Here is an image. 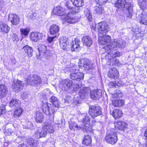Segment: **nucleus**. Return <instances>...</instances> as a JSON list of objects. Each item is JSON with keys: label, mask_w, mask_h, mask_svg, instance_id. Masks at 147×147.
I'll return each mask as SVG.
<instances>
[{"label": "nucleus", "mask_w": 147, "mask_h": 147, "mask_svg": "<svg viewBox=\"0 0 147 147\" xmlns=\"http://www.w3.org/2000/svg\"><path fill=\"white\" fill-rule=\"evenodd\" d=\"M126 9L127 11H131L132 10V7L131 6V4L127 3L124 4L123 8Z\"/></svg>", "instance_id": "53"}, {"label": "nucleus", "mask_w": 147, "mask_h": 147, "mask_svg": "<svg viewBox=\"0 0 147 147\" xmlns=\"http://www.w3.org/2000/svg\"><path fill=\"white\" fill-rule=\"evenodd\" d=\"M125 2V0H117V2L115 3L114 6L118 9H122Z\"/></svg>", "instance_id": "42"}, {"label": "nucleus", "mask_w": 147, "mask_h": 147, "mask_svg": "<svg viewBox=\"0 0 147 147\" xmlns=\"http://www.w3.org/2000/svg\"><path fill=\"white\" fill-rule=\"evenodd\" d=\"M69 12L67 15L65 17V20L66 22L69 24H74L78 21V18L74 16L76 13L80 11V9L78 8H75L69 6L68 5H66Z\"/></svg>", "instance_id": "1"}, {"label": "nucleus", "mask_w": 147, "mask_h": 147, "mask_svg": "<svg viewBox=\"0 0 147 147\" xmlns=\"http://www.w3.org/2000/svg\"><path fill=\"white\" fill-rule=\"evenodd\" d=\"M8 20L11 22L12 25H17L20 22V19L16 14L11 13L9 15Z\"/></svg>", "instance_id": "12"}, {"label": "nucleus", "mask_w": 147, "mask_h": 147, "mask_svg": "<svg viewBox=\"0 0 147 147\" xmlns=\"http://www.w3.org/2000/svg\"><path fill=\"white\" fill-rule=\"evenodd\" d=\"M42 82L41 78L39 76L33 75L32 77L28 76L27 78V84L32 86L40 85Z\"/></svg>", "instance_id": "4"}, {"label": "nucleus", "mask_w": 147, "mask_h": 147, "mask_svg": "<svg viewBox=\"0 0 147 147\" xmlns=\"http://www.w3.org/2000/svg\"><path fill=\"white\" fill-rule=\"evenodd\" d=\"M120 42L116 40H114L112 41L109 45H108L105 47H103L102 49L105 51L106 52L109 51H110L112 50V49L114 48L118 49L120 48Z\"/></svg>", "instance_id": "7"}, {"label": "nucleus", "mask_w": 147, "mask_h": 147, "mask_svg": "<svg viewBox=\"0 0 147 147\" xmlns=\"http://www.w3.org/2000/svg\"><path fill=\"white\" fill-rule=\"evenodd\" d=\"M27 143L31 147H36L37 145L36 141L33 139H29L27 141Z\"/></svg>", "instance_id": "49"}, {"label": "nucleus", "mask_w": 147, "mask_h": 147, "mask_svg": "<svg viewBox=\"0 0 147 147\" xmlns=\"http://www.w3.org/2000/svg\"><path fill=\"white\" fill-rule=\"evenodd\" d=\"M117 134L114 132V129H113L108 130L106 136L104 139V140L106 141L107 143L112 145L115 144L117 142Z\"/></svg>", "instance_id": "2"}, {"label": "nucleus", "mask_w": 147, "mask_h": 147, "mask_svg": "<svg viewBox=\"0 0 147 147\" xmlns=\"http://www.w3.org/2000/svg\"><path fill=\"white\" fill-rule=\"evenodd\" d=\"M56 36H48L47 40L48 42L50 43H51L53 42L54 38H55Z\"/></svg>", "instance_id": "61"}, {"label": "nucleus", "mask_w": 147, "mask_h": 147, "mask_svg": "<svg viewBox=\"0 0 147 147\" xmlns=\"http://www.w3.org/2000/svg\"><path fill=\"white\" fill-rule=\"evenodd\" d=\"M47 94H46L45 92H42L39 94L38 96L41 100L43 102L47 99Z\"/></svg>", "instance_id": "50"}, {"label": "nucleus", "mask_w": 147, "mask_h": 147, "mask_svg": "<svg viewBox=\"0 0 147 147\" xmlns=\"http://www.w3.org/2000/svg\"><path fill=\"white\" fill-rule=\"evenodd\" d=\"M11 39L13 41L16 43L19 41V39L17 35L15 34H13L11 35Z\"/></svg>", "instance_id": "55"}, {"label": "nucleus", "mask_w": 147, "mask_h": 147, "mask_svg": "<svg viewBox=\"0 0 147 147\" xmlns=\"http://www.w3.org/2000/svg\"><path fill=\"white\" fill-rule=\"evenodd\" d=\"M20 34L22 37L27 36L30 32V28H20Z\"/></svg>", "instance_id": "34"}, {"label": "nucleus", "mask_w": 147, "mask_h": 147, "mask_svg": "<svg viewBox=\"0 0 147 147\" xmlns=\"http://www.w3.org/2000/svg\"><path fill=\"white\" fill-rule=\"evenodd\" d=\"M109 30V26L106 22H102V45H105V43L109 42L111 40V37L106 34L104 35Z\"/></svg>", "instance_id": "3"}, {"label": "nucleus", "mask_w": 147, "mask_h": 147, "mask_svg": "<svg viewBox=\"0 0 147 147\" xmlns=\"http://www.w3.org/2000/svg\"><path fill=\"white\" fill-rule=\"evenodd\" d=\"M84 75L83 73L78 72L77 73V78L76 81H80L84 78Z\"/></svg>", "instance_id": "54"}, {"label": "nucleus", "mask_w": 147, "mask_h": 147, "mask_svg": "<svg viewBox=\"0 0 147 147\" xmlns=\"http://www.w3.org/2000/svg\"><path fill=\"white\" fill-rule=\"evenodd\" d=\"M41 109L43 112L46 115H52L54 114L56 109L53 106H52L50 104L45 102L42 104Z\"/></svg>", "instance_id": "5"}, {"label": "nucleus", "mask_w": 147, "mask_h": 147, "mask_svg": "<svg viewBox=\"0 0 147 147\" xmlns=\"http://www.w3.org/2000/svg\"><path fill=\"white\" fill-rule=\"evenodd\" d=\"M21 104V101L16 99H13L11 100L9 103V106L12 108H15L20 107Z\"/></svg>", "instance_id": "23"}, {"label": "nucleus", "mask_w": 147, "mask_h": 147, "mask_svg": "<svg viewBox=\"0 0 147 147\" xmlns=\"http://www.w3.org/2000/svg\"><path fill=\"white\" fill-rule=\"evenodd\" d=\"M111 51L106 52V54H105V57L107 61H110L115 57H119L120 55V52L118 51H115L112 52Z\"/></svg>", "instance_id": "11"}, {"label": "nucleus", "mask_w": 147, "mask_h": 147, "mask_svg": "<svg viewBox=\"0 0 147 147\" xmlns=\"http://www.w3.org/2000/svg\"><path fill=\"white\" fill-rule=\"evenodd\" d=\"M50 100L51 102L53 104L52 106H53L54 107L59 108L60 106V102L58 98L55 96H52L50 98Z\"/></svg>", "instance_id": "25"}, {"label": "nucleus", "mask_w": 147, "mask_h": 147, "mask_svg": "<svg viewBox=\"0 0 147 147\" xmlns=\"http://www.w3.org/2000/svg\"><path fill=\"white\" fill-rule=\"evenodd\" d=\"M60 29V27L58 25L53 24L50 27V33L51 35H55L58 33Z\"/></svg>", "instance_id": "20"}, {"label": "nucleus", "mask_w": 147, "mask_h": 147, "mask_svg": "<svg viewBox=\"0 0 147 147\" xmlns=\"http://www.w3.org/2000/svg\"><path fill=\"white\" fill-rule=\"evenodd\" d=\"M27 17L30 19H34L35 17L36 13L35 12H34L30 10H29L27 12Z\"/></svg>", "instance_id": "48"}, {"label": "nucleus", "mask_w": 147, "mask_h": 147, "mask_svg": "<svg viewBox=\"0 0 147 147\" xmlns=\"http://www.w3.org/2000/svg\"><path fill=\"white\" fill-rule=\"evenodd\" d=\"M39 52V56L40 58H42L45 56L47 51V48L44 44H39L38 46Z\"/></svg>", "instance_id": "16"}, {"label": "nucleus", "mask_w": 147, "mask_h": 147, "mask_svg": "<svg viewBox=\"0 0 147 147\" xmlns=\"http://www.w3.org/2000/svg\"><path fill=\"white\" fill-rule=\"evenodd\" d=\"M120 42V47L124 48L126 45V43L125 40H121V41H119Z\"/></svg>", "instance_id": "62"}, {"label": "nucleus", "mask_w": 147, "mask_h": 147, "mask_svg": "<svg viewBox=\"0 0 147 147\" xmlns=\"http://www.w3.org/2000/svg\"><path fill=\"white\" fill-rule=\"evenodd\" d=\"M54 10L55 11L56 14L59 16H63L67 13V12H65V9L64 8L59 6L57 7Z\"/></svg>", "instance_id": "29"}, {"label": "nucleus", "mask_w": 147, "mask_h": 147, "mask_svg": "<svg viewBox=\"0 0 147 147\" xmlns=\"http://www.w3.org/2000/svg\"><path fill=\"white\" fill-rule=\"evenodd\" d=\"M1 32L4 34L8 33L10 30V28L9 26L4 23L1 24L0 25Z\"/></svg>", "instance_id": "32"}, {"label": "nucleus", "mask_w": 147, "mask_h": 147, "mask_svg": "<svg viewBox=\"0 0 147 147\" xmlns=\"http://www.w3.org/2000/svg\"><path fill=\"white\" fill-rule=\"evenodd\" d=\"M13 132V131L11 129H5V131H4V133L5 135L9 136Z\"/></svg>", "instance_id": "58"}, {"label": "nucleus", "mask_w": 147, "mask_h": 147, "mask_svg": "<svg viewBox=\"0 0 147 147\" xmlns=\"http://www.w3.org/2000/svg\"><path fill=\"white\" fill-rule=\"evenodd\" d=\"M16 109L15 110L13 113V117L15 118L19 117L22 114L23 109L21 107H18L16 108Z\"/></svg>", "instance_id": "35"}, {"label": "nucleus", "mask_w": 147, "mask_h": 147, "mask_svg": "<svg viewBox=\"0 0 147 147\" xmlns=\"http://www.w3.org/2000/svg\"><path fill=\"white\" fill-rule=\"evenodd\" d=\"M109 86L110 88H115L118 86L114 82H111L109 84Z\"/></svg>", "instance_id": "60"}, {"label": "nucleus", "mask_w": 147, "mask_h": 147, "mask_svg": "<svg viewBox=\"0 0 147 147\" xmlns=\"http://www.w3.org/2000/svg\"><path fill=\"white\" fill-rule=\"evenodd\" d=\"M115 119L120 118L122 116V113L121 111L119 109H114L112 114Z\"/></svg>", "instance_id": "31"}, {"label": "nucleus", "mask_w": 147, "mask_h": 147, "mask_svg": "<svg viewBox=\"0 0 147 147\" xmlns=\"http://www.w3.org/2000/svg\"><path fill=\"white\" fill-rule=\"evenodd\" d=\"M84 13L89 21L90 22L92 21V15L90 13L89 9L87 8L85 10Z\"/></svg>", "instance_id": "47"}, {"label": "nucleus", "mask_w": 147, "mask_h": 147, "mask_svg": "<svg viewBox=\"0 0 147 147\" xmlns=\"http://www.w3.org/2000/svg\"><path fill=\"white\" fill-rule=\"evenodd\" d=\"M82 65V68L83 69L85 70H89L93 68L92 64L90 63L88 59H86L84 60Z\"/></svg>", "instance_id": "22"}, {"label": "nucleus", "mask_w": 147, "mask_h": 147, "mask_svg": "<svg viewBox=\"0 0 147 147\" xmlns=\"http://www.w3.org/2000/svg\"><path fill=\"white\" fill-rule=\"evenodd\" d=\"M42 34L40 33L32 32L31 33L30 36L31 40L36 42L40 40L42 37Z\"/></svg>", "instance_id": "14"}, {"label": "nucleus", "mask_w": 147, "mask_h": 147, "mask_svg": "<svg viewBox=\"0 0 147 147\" xmlns=\"http://www.w3.org/2000/svg\"><path fill=\"white\" fill-rule=\"evenodd\" d=\"M8 92L7 87L5 85H0V97L2 98L5 97Z\"/></svg>", "instance_id": "24"}, {"label": "nucleus", "mask_w": 147, "mask_h": 147, "mask_svg": "<svg viewBox=\"0 0 147 147\" xmlns=\"http://www.w3.org/2000/svg\"><path fill=\"white\" fill-rule=\"evenodd\" d=\"M80 83L79 82L78 84H75L73 85V88L74 89L75 88H80L82 86V85L81 84H80Z\"/></svg>", "instance_id": "64"}, {"label": "nucleus", "mask_w": 147, "mask_h": 147, "mask_svg": "<svg viewBox=\"0 0 147 147\" xmlns=\"http://www.w3.org/2000/svg\"><path fill=\"white\" fill-rule=\"evenodd\" d=\"M119 72L117 69L115 68L110 69L109 71L108 76L111 78L115 79L119 77Z\"/></svg>", "instance_id": "18"}, {"label": "nucleus", "mask_w": 147, "mask_h": 147, "mask_svg": "<svg viewBox=\"0 0 147 147\" xmlns=\"http://www.w3.org/2000/svg\"><path fill=\"white\" fill-rule=\"evenodd\" d=\"M112 104L114 107H120L124 105V100H114L112 101Z\"/></svg>", "instance_id": "40"}, {"label": "nucleus", "mask_w": 147, "mask_h": 147, "mask_svg": "<svg viewBox=\"0 0 147 147\" xmlns=\"http://www.w3.org/2000/svg\"><path fill=\"white\" fill-rule=\"evenodd\" d=\"M90 90L89 88L84 87L81 89L78 93L81 99L85 98L90 92Z\"/></svg>", "instance_id": "21"}, {"label": "nucleus", "mask_w": 147, "mask_h": 147, "mask_svg": "<svg viewBox=\"0 0 147 147\" xmlns=\"http://www.w3.org/2000/svg\"><path fill=\"white\" fill-rule=\"evenodd\" d=\"M24 84L23 81L15 80L13 82L12 88L14 91H20L22 89Z\"/></svg>", "instance_id": "8"}, {"label": "nucleus", "mask_w": 147, "mask_h": 147, "mask_svg": "<svg viewBox=\"0 0 147 147\" xmlns=\"http://www.w3.org/2000/svg\"><path fill=\"white\" fill-rule=\"evenodd\" d=\"M44 129L47 133H52L54 131V129L53 126L49 124H45L43 126Z\"/></svg>", "instance_id": "38"}, {"label": "nucleus", "mask_w": 147, "mask_h": 147, "mask_svg": "<svg viewBox=\"0 0 147 147\" xmlns=\"http://www.w3.org/2000/svg\"><path fill=\"white\" fill-rule=\"evenodd\" d=\"M142 16L141 17L140 23L144 25H147V11H142Z\"/></svg>", "instance_id": "33"}, {"label": "nucleus", "mask_w": 147, "mask_h": 147, "mask_svg": "<svg viewBox=\"0 0 147 147\" xmlns=\"http://www.w3.org/2000/svg\"><path fill=\"white\" fill-rule=\"evenodd\" d=\"M47 132L43 127L41 129L38 127L34 136L36 138H40L42 137H45L47 134Z\"/></svg>", "instance_id": "10"}, {"label": "nucleus", "mask_w": 147, "mask_h": 147, "mask_svg": "<svg viewBox=\"0 0 147 147\" xmlns=\"http://www.w3.org/2000/svg\"><path fill=\"white\" fill-rule=\"evenodd\" d=\"M116 128L119 129L123 130L127 127V124L123 121H118L116 123L115 125Z\"/></svg>", "instance_id": "26"}, {"label": "nucleus", "mask_w": 147, "mask_h": 147, "mask_svg": "<svg viewBox=\"0 0 147 147\" xmlns=\"http://www.w3.org/2000/svg\"><path fill=\"white\" fill-rule=\"evenodd\" d=\"M127 13L126 14L127 16L129 18H131L133 16V11L132 10L131 11H128Z\"/></svg>", "instance_id": "63"}, {"label": "nucleus", "mask_w": 147, "mask_h": 147, "mask_svg": "<svg viewBox=\"0 0 147 147\" xmlns=\"http://www.w3.org/2000/svg\"><path fill=\"white\" fill-rule=\"evenodd\" d=\"M89 113L91 117H94L100 115L101 111L99 106H92L90 107Z\"/></svg>", "instance_id": "9"}, {"label": "nucleus", "mask_w": 147, "mask_h": 147, "mask_svg": "<svg viewBox=\"0 0 147 147\" xmlns=\"http://www.w3.org/2000/svg\"><path fill=\"white\" fill-rule=\"evenodd\" d=\"M90 95L91 98L94 100L98 99L101 96V90L97 89L90 91Z\"/></svg>", "instance_id": "17"}, {"label": "nucleus", "mask_w": 147, "mask_h": 147, "mask_svg": "<svg viewBox=\"0 0 147 147\" xmlns=\"http://www.w3.org/2000/svg\"><path fill=\"white\" fill-rule=\"evenodd\" d=\"M123 96L121 90L117 89L115 93L112 95V97L113 98H120Z\"/></svg>", "instance_id": "46"}, {"label": "nucleus", "mask_w": 147, "mask_h": 147, "mask_svg": "<svg viewBox=\"0 0 147 147\" xmlns=\"http://www.w3.org/2000/svg\"><path fill=\"white\" fill-rule=\"evenodd\" d=\"M100 22L98 23L99 27H97L98 30V32L99 34H98V44L100 45H101V37L100 36L101 35V25H100Z\"/></svg>", "instance_id": "51"}, {"label": "nucleus", "mask_w": 147, "mask_h": 147, "mask_svg": "<svg viewBox=\"0 0 147 147\" xmlns=\"http://www.w3.org/2000/svg\"><path fill=\"white\" fill-rule=\"evenodd\" d=\"M70 72L71 73L70 74V78L73 80H76L77 73L78 71L77 69H76L75 67L71 68L69 70Z\"/></svg>", "instance_id": "30"}, {"label": "nucleus", "mask_w": 147, "mask_h": 147, "mask_svg": "<svg viewBox=\"0 0 147 147\" xmlns=\"http://www.w3.org/2000/svg\"><path fill=\"white\" fill-rule=\"evenodd\" d=\"M72 81L70 80H65L61 82L60 87L63 91H68L72 88Z\"/></svg>", "instance_id": "6"}, {"label": "nucleus", "mask_w": 147, "mask_h": 147, "mask_svg": "<svg viewBox=\"0 0 147 147\" xmlns=\"http://www.w3.org/2000/svg\"><path fill=\"white\" fill-rule=\"evenodd\" d=\"M82 143L85 145L88 146L92 142V139L90 136L88 135H85L84 139L82 141Z\"/></svg>", "instance_id": "36"}, {"label": "nucleus", "mask_w": 147, "mask_h": 147, "mask_svg": "<svg viewBox=\"0 0 147 147\" xmlns=\"http://www.w3.org/2000/svg\"><path fill=\"white\" fill-rule=\"evenodd\" d=\"M44 117L43 114L41 113L37 112L35 117L36 122L38 123H41L43 121Z\"/></svg>", "instance_id": "39"}, {"label": "nucleus", "mask_w": 147, "mask_h": 147, "mask_svg": "<svg viewBox=\"0 0 147 147\" xmlns=\"http://www.w3.org/2000/svg\"><path fill=\"white\" fill-rule=\"evenodd\" d=\"M81 42L79 39L76 38L72 44H71V50L72 51H78L80 49Z\"/></svg>", "instance_id": "15"}, {"label": "nucleus", "mask_w": 147, "mask_h": 147, "mask_svg": "<svg viewBox=\"0 0 147 147\" xmlns=\"http://www.w3.org/2000/svg\"><path fill=\"white\" fill-rule=\"evenodd\" d=\"M59 40L61 48L65 51H67L69 48L68 39L65 37H63L60 38Z\"/></svg>", "instance_id": "13"}, {"label": "nucleus", "mask_w": 147, "mask_h": 147, "mask_svg": "<svg viewBox=\"0 0 147 147\" xmlns=\"http://www.w3.org/2000/svg\"><path fill=\"white\" fill-rule=\"evenodd\" d=\"M67 98L65 99V102H67L69 104H73L74 102V96H68Z\"/></svg>", "instance_id": "52"}, {"label": "nucleus", "mask_w": 147, "mask_h": 147, "mask_svg": "<svg viewBox=\"0 0 147 147\" xmlns=\"http://www.w3.org/2000/svg\"><path fill=\"white\" fill-rule=\"evenodd\" d=\"M79 128H81L82 130L84 132H87L89 131V127L85 125H84L83 127H79Z\"/></svg>", "instance_id": "59"}, {"label": "nucleus", "mask_w": 147, "mask_h": 147, "mask_svg": "<svg viewBox=\"0 0 147 147\" xmlns=\"http://www.w3.org/2000/svg\"><path fill=\"white\" fill-rule=\"evenodd\" d=\"M22 49L24 52L27 54L29 57H31L32 56L33 51L32 47L28 45H26L23 47Z\"/></svg>", "instance_id": "28"}, {"label": "nucleus", "mask_w": 147, "mask_h": 147, "mask_svg": "<svg viewBox=\"0 0 147 147\" xmlns=\"http://www.w3.org/2000/svg\"><path fill=\"white\" fill-rule=\"evenodd\" d=\"M82 116L83 123L84 124L89 125L90 124V119L91 117L90 114L87 115V114H84Z\"/></svg>", "instance_id": "37"}, {"label": "nucleus", "mask_w": 147, "mask_h": 147, "mask_svg": "<svg viewBox=\"0 0 147 147\" xmlns=\"http://www.w3.org/2000/svg\"><path fill=\"white\" fill-rule=\"evenodd\" d=\"M96 5L95 7L96 13H101V0H95Z\"/></svg>", "instance_id": "43"}, {"label": "nucleus", "mask_w": 147, "mask_h": 147, "mask_svg": "<svg viewBox=\"0 0 147 147\" xmlns=\"http://www.w3.org/2000/svg\"><path fill=\"white\" fill-rule=\"evenodd\" d=\"M82 40L84 45L88 47H90L93 42L91 38L88 36H83L82 38Z\"/></svg>", "instance_id": "19"}, {"label": "nucleus", "mask_w": 147, "mask_h": 147, "mask_svg": "<svg viewBox=\"0 0 147 147\" xmlns=\"http://www.w3.org/2000/svg\"><path fill=\"white\" fill-rule=\"evenodd\" d=\"M23 128L28 129H33V125L31 122H28L27 126H23Z\"/></svg>", "instance_id": "56"}, {"label": "nucleus", "mask_w": 147, "mask_h": 147, "mask_svg": "<svg viewBox=\"0 0 147 147\" xmlns=\"http://www.w3.org/2000/svg\"><path fill=\"white\" fill-rule=\"evenodd\" d=\"M138 4L142 11H147V1L146 0H138Z\"/></svg>", "instance_id": "27"}, {"label": "nucleus", "mask_w": 147, "mask_h": 147, "mask_svg": "<svg viewBox=\"0 0 147 147\" xmlns=\"http://www.w3.org/2000/svg\"><path fill=\"white\" fill-rule=\"evenodd\" d=\"M5 105H1L0 106V116L5 113Z\"/></svg>", "instance_id": "57"}, {"label": "nucleus", "mask_w": 147, "mask_h": 147, "mask_svg": "<svg viewBox=\"0 0 147 147\" xmlns=\"http://www.w3.org/2000/svg\"><path fill=\"white\" fill-rule=\"evenodd\" d=\"M73 5L77 7H82L84 3L82 0H71Z\"/></svg>", "instance_id": "41"}, {"label": "nucleus", "mask_w": 147, "mask_h": 147, "mask_svg": "<svg viewBox=\"0 0 147 147\" xmlns=\"http://www.w3.org/2000/svg\"><path fill=\"white\" fill-rule=\"evenodd\" d=\"M69 126L71 130H75L79 129V127L76 123L73 121H70L69 122Z\"/></svg>", "instance_id": "45"}, {"label": "nucleus", "mask_w": 147, "mask_h": 147, "mask_svg": "<svg viewBox=\"0 0 147 147\" xmlns=\"http://www.w3.org/2000/svg\"><path fill=\"white\" fill-rule=\"evenodd\" d=\"M81 99V97L79 95V94H76L74 96V105H78V104L81 103L80 99Z\"/></svg>", "instance_id": "44"}]
</instances>
